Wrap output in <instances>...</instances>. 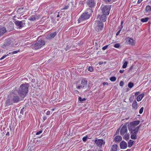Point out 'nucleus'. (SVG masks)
<instances>
[{"instance_id": "nucleus-8", "label": "nucleus", "mask_w": 151, "mask_h": 151, "mask_svg": "<svg viewBox=\"0 0 151 151\" xmlns=\"http://www.w3.org/2000/svg\"><path fill=\"white\" fill-rule=\"evenodd\" d=\"M14 23L15 25L18 28L21 29L24 26V25L25 24V21L24 20L21 21H16Z\"/></svg>"}, {"instance_id": "nucleus-3", "label": "nucleus", "mask_w": 151, "mask_h": 151, "mask_svg": "<svg viewBox=\"0 0 151 151\" xmlns=\"http://www.w3.org/2000/svg\"><path fill=\"white\" fill-rule=\"evenodd\" d=\"M90 17V14L88 12L83 13L78 19V21L79 22H81L83 21L86 20L88 19Z\"/></svg>"}, {"instance_id": "nucleus-1", "label": "nucleus", "mask_w": 151, "mask_h": 151, "mask_svg": "<svg viewBox=\"0 0 151 151\" xmlns=\"http://www.w3.org/2000/svg\"><path fill=\"white\" fill-rule=\"evenodd\" d=\"M29 85L28 83H24L22 84L19 87L18 91L19 95L22 98H24L28 92Z\"/></svg>"}, {"instance_id": "nucleus-32", "label": "nucleus", "mask_w": 151, "mask_h": 151, "mask_svg": "<svg viewBox=\"0 0 151 151\" xmlns=\"http://www.w3.org/2000/svg\"><path fill=\"white\" fill-rule=\"evenodd\" d=\"M128 86L129 88H132L134 86V84L130 82L128 83Z\"/></svg>"}, {"instance_id": "nucleus-37", "label": "nucleus", "mask_w": 151, "mask_h": 151, "mask_svg": "<svg viewBox=\"0 0 151 151\" xmlns=\"http://www.w3.org/2000/svg\"><path fill=\"white\" fill-rule=\"evenodd\" d=\"M144 110V107H142L140 110H139V113L140 114H141L142 113Z\"/></svg>"}, {"instance_id": "nucleus-34", "label": "nucleus", "mask_w": 151, "mask_h": 151, "mask_svg": "<svg viewBox=\"0 0 151 151\" xmlns=\"http://www.w3.org/2000/svg\"><path fill=\"white\" fill-rule=\"evenodd\" d=\"M69 7V4H68L67 5L65 6L64 7L61 9L62 10H66L68 9Z\"/></svg>"}, {"instance_id": "nucleus-35", "label": "nucleus", "mask_w": 151, "mask_h": 151, "mask_svg": "<svg viewBox=\"0 0 151 151\" xmlns=\"http://www.w3.org/2000/svg\"><path fill=\"white\" fill-rule=\"evenodd\" d=\"M116 78L115 77H112L110 78V80L112 82H114L116 80Z\"/></svg>"}, {"instance_id": "nucleus-47", "label": "nucleus", "mask_w": 151, "mask_h": 151, "mask_svg": "<svg viewBox=\"0 0 151 151\" xmlns=\"http://www.w3.org/2000/svg\"><path fill=\"white\" fill-rule=\"evenodd\" d=\"M108 83L107 82H104L103 83V86H104L105 85H108Z\"/></svg>"}, {"instance_id": "nucleus-31", "label": "nucleus", "mask_w": 151, "mask_h": 151, "mask_svg": "<svg viewBox=\"0 0 151 151\" xmlns=\"http://www.w3.org/2000/svg\"><path fill=\"white\" fill-rule=\"evenodd\" d=\"M127 64L128 62L127 61H125L122 65V68H126L127 67Z\"/></svg>"}, {"instance_id": "nucleus-33", "label": "nucleus", "mask_w": 151, "mask_h": 151, "mask_svg": "<svg viewBox=\"0 0 151 151\" xmlns=\"http://www.w3.org/2000/svg\"><path fill=\"white\" fill-rule=\"evenodd\" d=\"M86 99L85 98L82 99V98L81 97H79L78 98V100L80 102H82L83 101H85L86 100Z\"/></svg>"}, {"instance_id": "nucleus-40", "label": "nucleus", "mask_w": 151, "mask_h": 151, "mask_svg": "<svg viewBox=\"0 0 151 151\" xmlns=\"http://www.w3.org/2000/svg\"><path fill=\"white\" fill-rule=\"evenodd\" d=\"M19 50L14 51L12 52H9V54H10L11 53H12V54H16L18 52H19Z\"/></svg>"}, {"instance_id": "nucleus-56", "label": "nucleus", "mask_w": 151, "mask_h": 151, "mask_svg": "<svg viewBox=\"0 0 151 151\" xmlns=\"http://www.w3.org/2000/svg\"><path fill=\"white\" fill-rule=\"evenodd\" d=\"M131 98H132V97H130V98H129V100L130 101V102H131L132 101V100H131Z\"/></svg>"}, {"instance_id": "nucleus-46", "label": "nucleus", "mask_w": 151, "mask_h": 151, "mask_svg": "<svg viewBox=\"0 0 151 151\" xmlns=\"http://www.w3.org/2000/svg\"><path fill=\"white\" fill-rule=\"evenodd\" d=\"M119 85L121 86H122L124 85V82L122 81H121L120 82Z\"/></svg>"}, {"instance_id": "nucleus-22", "label": "nucleus", "mask_w": 151, "mask_h": 151, "mask_svg": "<svg viewBox=\"0 0 151 151\" xmlns=\"http://www.w3.org/2000/svg\"><path fill=\"white\" fill-rule=\"evenodd\" d=\"M104 14L102 15L100 17V20L102 22H105L106 19V17Z\"/></svg>"}, {"instance_id": "nucleus-61", "label": "nucleus", "mask_w": 151, "mask_h": 151, "mask_svg": "<svg viewBox=\"0 0 151 151\" xmlns=\"http://www.w3.org/2000/svg\"><path fill=\"white\" fill-rule=\"evenodd\" d=\"M123 23V22L122 21L121 22V25H122Z\"/></svg>"}, {"instance_id": "nucleus-44", "label": "nucleus", "mask_w": 151, "mask_h": 151, "mask_svg": "<svg viewBox=\"0 0 151 151\" xmlns=\"http://www.w3.org/2000/svg\"><path fill=\"white\" fill-rule=\"evenodd\" d=\"M24 108L23 107L21 110L20 113L23 114L24 112Z\"/></svg>"}, {"instance_id": "nucleus-10", "label": "nucleus", "mask_w": 151, "mask_h": 151, "mask_svg": "<svg viewBox=\"0 0 151 151\" xmlns=\"http://www.w3.org/2000/svg\"><path fill=\"white\" fill-rule=\"evenodd\" d=\"M96 145L99 147H101L103 143L104 144L105 142H104V140L102 139H96L94 141Z\"/></svg>"}, {"instance_id": "nucleus-9", "label": "nucleus", "mask_w": 151, "mask_h": 151, "mask_svg": "<svg viewBox=\"0 0 151 151\" xmlns=\"http://www.w3.org/2000/svg\"><path fill=\"white\" fill-rule=\"evenodd\" d=\"M139 128V126L137 127H136V129L134 130V131L131 132L132 134L131 136V138L132 139H136L137 134V133Z\"/></svg>"}, {"instance_id": "nucleus-38", "label": "nucleus", "mask_w": 151, "mask_h": 151, "mask_svg": "<svg viewBox=\"0 0 151 151\" xmlns=\"http://www.w3.org/2000/svg\"><path fill=\"white\" fill-rule=\"evenodd\" d=\"M9 54H7L6 55H5L2 57L0 59V60H2L5 58L7 56H8Z\"/></svg>"}, {"instance_id": "nucleus-26", "label": "nucleus", "mask_w": 151, "mask_h": 151, "mask_svg": "<svg viewBox=\"0 0 151 151\" xmlns=\"http://www.w3.org/2000/svg\"><path fill=\"white\" fill-rule=\"evenodd\" d=\"M133 144V141L131 140L129 141L128 142V147H130Z\"/></svg>"}, {"instance_id": "nucleus-20", "label": "nucleus", "mask_w": 151, "mask_h": 151, "mask_svg": "<svg viewBox=\"0 0 151 151\" xmlns=\"http://www.w3.org/2000/svg\"><path fill=\"white\" fill-rule=\"evenodd\" d=\"M132 106L134 109H136L137 108V103L136 101H134L133 102Z\"/></svg>"}, {"instance_id": "nucleus-29", "label": "nucleus", "mask_w": 151, "mask_h": 151, "mask_svg": "<svg viewBox=\"0 0 151 151\" xmlns=\"http://www.w3.org/2000/svg\"><path fill=\"white\" fill-rule=\"evenodd\" d=\"M129 138V134H126L123 137L124 139L126 140H128Z\"/></svg>"}, {"instance_id": "nucleus-60", "label": "nucleus", "mask_w": 151, "mask_h": 151, "mask_svg": "<svg viewBox=\"0 0 151 151\" xmlns=\"http://www.w3.org/2000/svg\"><path fill=\"white\" fill-rule=\"evenodd\" d=\"M88 10L89 11L91 12V10L90 9H88Z\"/></svg>"}, {"instance_id": "nucleus-7", "label": "nucleus", "mask_w": 151, "mask_h": 151, "mask_svg": "<svg viewBox=\"0 0 151 151\" xmlns=\"http://www.w3.org/2000/svg\"><path fill=\"white\" fill-rule=\"evenodd\" d=\"M126 42L129 45L134 46L135 43V41L132 38L129 37H127L125 39Z\"/></svg>"}, {"instance_id": "nucleus-43", "label": "nucleus", "mask_w": 151, "mask_h": 151, "mask_svg": "<svg viewBox=\"0 0 151 151\" xmlns=\"http://www.w3.org/2000/svg\"><path fill=\"white\" fill-rule=\"evenodd\" d=\"M42 130H40L38 132H37L36 134V135H38L40 134L42 132Z\"/></svg>"}, {"instance_id": "nucleus-14", "label": "nucleus", "mask_w": 151, "mask_h": 151, "mask_svg": "<svg viewBox=\"0 0 151 151\" xmlns=\"http://www.w3.org/2000/svg\"><path fill=\"white\" fill-rule=\"evenodd\" d=\"M87 86V82L86 80L84 79L82 80L81 83V88H86Z\"/></svg>"}, {"instance_id": "nucleus-36", "label": "nucleus", "mask_w": 151, "mask_h": 151, "mask_svg": "<svg viewBox=\"0 0 151 151\" xmlns=\"http://www.w3.org/2000/svg\"><path fill=\"white\" fill-rule=\"evenodd\" d=\"M120 46V45L119 43H116L114 45V47L116 48H119Z\"/></svg>"}, {"instance_id": "nucleus-63", "label": "nucleus", "mask_w": 151, "mask_h": 151, "mask_svg": "<svg viewBox=\"0 0 151 151\" xmlns=\"http://www.w3.org/2000/svg\"><path fill=\"white\" fill-rule=\"evenodd\" d=\"M117 131H118V132H119V129H117Z\"/></svg>"}, {"instance_id": "nucleus-59", "label": "nucleus", "mask_w": 151, "mask_h": 151, "mask_svg": "<svg viewBox=\"0 0 151 151\" xmlns=\"http://www.w3.org/2000/svg\"><path fill=\"white\" fill-rule=\"evenodd\" d=\"M57 17H60V15L58 14L57 16Z\"/></svg>"}, {"instance_id": "nucleus-42", "label": "nucleus", "mask_w": 151, "mask_h": 151, "mask_svg": "<svg viewBox=\"0 0 151 151\" xmlns=\"http://www.w3.org/2000/svg\"><path fill=\"white\" fill-rule=\"evenodd\" d=\"M123 27L122 26V28L121 29H120L116 33V36H117L120 33L121 30V29Z\"/></svg>"}, {"instance_id": "nucleus-55", "label": "nucleus", "mask_w": 151, "mask_h": 151, "mask_svg": "<svg viewBox=\"0 0 151 151\" xmlns=\"http://www.w3.org/2000/svg\"><path fill=\"white\" fill-rule=\"evenodd\" d=\"M131 98H132V97H130V98H129V100L130 101V102H131L132 101V100H131Z\"/></svg>"}, {"instance_id": "nucleus-27", "label": "nucleus", "mask_w": 151, "mask_h": 151, "mask_svg": "<svg viewBox=\"0 0 151 151\" xmlns=\"http://www.w3.org/2000/svg\"><path fill=\"white\" fill-rule=\"evenodd\" d=\"M149 19L148 17H145L144 18H142L141 19V22H147Z\"/></svg>"}, {"instance_id": "nucleus-39", "label": "nucleus", "mask_w": 151, "mask_h": 151, "mask_svg": "<svg viewBox=\"0 0 151 151\" xmlns=\"http://www.w3.org/2000/svg\"><path fill=\"white\" fill-rule=\"evenodd\" d=\"M88 71L90 72H92L93 70V69L92 67L90 66L88 68Z\"/></svg>"}, {"instance_id": "nucleus-30", "label": "nucleus", "mask_w": 151, "mask_h": 151, "mask_svg": "<svg viewBox=\"0 0 151 151\" xmlns=\"http://www.w3.org/2000/svg\"><path fill=\"white\" fill-rule=\"evenodd\" d=\"M104 1L106 4L112 3L114 1L113 0H104Z\"/></svg>"}, {"instance_id": "nucleus-5", "label": "nucleus", "mask_w": 151, "mask_h": 151, "mask_svg": "<svg viewBox=\"0 0 151 151\" xmlns=\"http://www.w3.org/2000/svg\"><path fill=\"white\" fill-rule=\"evenodd\" d=\"M19 96L18 95L14 94L12 96V100L13 103H17L19 101L22 100L24 98H22L20 95H19Z\"/></svg>"}, {"instance_id": "nucleus-13", "label": "nucleus", "mask_w": 151, "mask_h": 151, "mask_svg": "<svg viewBox=\"0 0 151 151\" xmlns=\"http://www.w3.org/2000/svg\"><path fill=\"white\" fill-rule=\"evenodd\" d=\"M135 127V125L133 124H131V122L128 126V129L131 132L134 131L136 129V127Z\"/></svg>"}, {"instance_id": "nucleus-17", "label": "nucleus", "mask_w": 151, "mask_h": 151, "mask_svg": "<svg viewBox=\"0 0 151 151\" xmlns=\"http://www.w3.org/2000/svg\"><path fill=\"white\" fill-rule=\"evenodd\" d=\"M56 35V32H55L53 33H51L50 34L48 35L46 38L48 39H50L52 38H54Z\"/></svg>"}, {"instance_id": "nucleus-11", "label": "nucleus", "mask_w": 151, "mask_h": 151, "mask_svg": "<svg viewBox=\"0 0 151 151\" xmlns=\"http://www.w3.org/2000/svg\"><path fill=\"white\" fill-rule=\"evenodd\" d=\"M127 124L124 125L122 127L120 130V134L122 135H123L127 132Z\"/></svg>"}, {"instance_id": "nucleus-41", "label": "nucleus", "mask_w": 151, "mask_h": 151, "mask_svg": "<svg viewBox=\"0 0 151 151\" xmlns=\"http://www.w3.org/2000/svg\"><path fill=\"white\" fill-rule=\"evenodd\" d=\"M87 136H86L84 137H83L82 139V140L83 141L85 142L86 141L87 139Z\"/></svg>"}, {"instance_id": "nucleus-53", "label": "nucleus", "mask_w": 151, "mask_h": 151, "mask_svg": "<svg viewBox=\"0 0 151 151\" xmlns=\"http://www.w3.org/2000/svg\"><path fill=\"white\" fill-rule=\"evenodd\" d=\"M139 93V92H137L135 93V96L138 95Z\"/></svg>"}, {"instance_id": "nucleus-48", "label": "nucleus", "mask_w": 151, "mask_h": 151, "mask_svg": "<svg viewBox=\"0 0 151 151\" xmlns=\"http://www.w3.org/2000/svg\"><path fill=\"white\" fill-rule=\"evenodd\" d=\"M124 71V70H119V72H120V73H123Z\"/></svg>"}, {"instance_id": "nucleus-19", "label": "nucleus", "mask_w": 151, "mask_h": 151, "mask_svg": "<svg viewBox=\"0 0 151 151\" xmlns=\"http://www.w3.org/2000/svg\"><path fill=\"white\" fill-rule=\"evenodd\" d=\"M144 96V94L143 93H142L141 94L139 95L137 97V101L138 102L142 100Z\"/></svg>"}, {"instance_id": "nucleus-15", "label": "nucleus", "mask_w": 151, "mask_h": 151, "mask_svg": "<svg viewBox=\"0 0 151 151\" xmlns=\"http://www.w3.org/2000/svg\"><path fill=\"white\" fill-rule=\"evenodd\" d=\"M13 103L12 98H11L9 97L5 103L6 106H8L11 105Z\"/></svg>"}, {"instance_id": "nucleus-2", "label": "nucleus", "mask_w": 151, "mask_h": 151, "mask_svg": "<svg viewBox=\"0 0 151 151\" xmlns=\"http://www.w3.org/2000/svg\"><path fill=\"white\" fill-rule=\"evenodd\" d=\"M45 44V42L43 40H40L37 42L31 45L32 47L35 49L37 50L43 46Z\"/></svg>"}, {"instance_id": "nucleus-28", "label": "nucleus", "mask_w": 151, "mask_h": 151, "mask_svg": "<svg viewBox=\"0 0 151 151\" xmlns=\"http://www.w3.org/2000/svg\"><path fill=\"white\" fill-rule=\"evenodd\" d=\"M139 121L138 120L135 121L133 122H131V124H133L135 126L138 125L139 124Z\"/></svg>"}, {"instance_id": "nucleus-21", "label": "nucleus", "mask_w": 151, "mask_h": 151, "mask_svg": "<svg viewBox=\"0 0 151 151\" xmlns=\"http://www.w3.org/2000/svg\"><path fill=\"white\" fill-rule=\"evenodd\" d=\"M122 139V137L120 136H116L114 138V140L116 142H119Z\"/></svg>"}, {"instance_id": "nucleus-51", "label": "nucleus", "mask_w": 151, "mask_h": 151, "mask_svg": "<svg viewBox=\"0 0 151 151\" xmlns=\"http://www.w3.org/2000/svg\"><path fill=\"white\" fill-rule=\"evenodd\" d=\"M47 119V117L46 116H43V119L44 121L46 120V119Z\"/></svg>"}, {"instance_id": "nucleus-4", "label": "nucleus", "mask_w": 151, "mask_h": 151, "mask_svg": "<svg viewBox=\"0 0 151 151\" xmlns=\"http://www.w3.org/2000/svg\"><path fill=\"white\" fill-rule=\"evenodd\" d=\"M96 22L94 25L96 26V31H99L102 30L104 26V24L101 22L96 21Z\"/></svg>"}, {"instance_id": "nucleus-18", "label": "nucleus", "mask_w": 151, "mask_h": 151, "mask_svg": "<svg viewBox=\"0 0 151 151\" xmlns=\"http://www.w3.org/2000/svg\"><path fill=\"white\" fill-rule=\"evenodd\" d=\"M6 32L5 28L3 27H0V35H1L4 34Z\"/></svg>"}, {"instance_id": "nucleus-62", "label": "nucleus", "mask_w": 151, "mask_h": 151, "mask_svg": "<svg viewBox=\"0 0 151 151\" xmlns=\"http://www.w3.org/2000/svg\"><path fill=\"white\" fill-rule=\"evenodd\" d=\"M9 44H5V45H9Z\"/></svg>"}, {"instance_id": "nucleus-23", "label": "nucleus", "mask_w": 151, "mask_h": 151, "mask_svg": "<svg viewBox=\"0 0 151 151\" xmlns=\"http://www.w3.org/2000/svg\"><path fill=\"white\" fill-rule=\"evenodd\" d=\"M117 145L116 144L113 145L111 148V151H117Z\"/></svg>"}, {"instance_id": "nucleus-64", "label": "nucleus", "mask_w": 151, "mask_h": 151, "mask_svg": "<svg viewBox=\"0 0 151 151\" xmlns=\"http://www.w3.org/2000/svg\"><path fill=\"white\" fill-rule=\"evenodd\" d=\"M52 111H53L54 110V109H52Z\"/></svg>"}, {"instance_id": "nucleus-50", "label": "nucleus", "mask_w": 151, "mask_h": 151, "mask_svg": "<svg viewBox=\"0 0 151 151\" xmlns=\"http://www.w3.org/2000/svg\"><path fill=\"white\" fill-rule=\"evenodd\" d=\"M46 114L47 115H49L50 114V111H47L46 113Z\"/></svg>"}, {"instance_id": "nucleus-49", "label": "nucleus", "mask_w": 151, "mask_h": 151, "mask_svg": "<svg viewBox=\"0 0 151 151\" xmlns=\"http://www.w3.org/2000/svg\"><path fill=\"white\" fill-rule=\"evenodd\" d=\"M129 117H128V118H126L125 119H122V121H124V120H127L129 119Z\"/></svg>"}, {"instance_id": "nucleus-52", "label": "nucleus", "mask_w": 151, "mask_h": 151, "mask_svg": "<svg viewBox=\"0 0 151 151\" xmlns=\"http://www.w3.org/2000/svg\"><path fill=\"white\" fill-rule=\"evenodd\" d=\"M143 0H138L137 1V3L138 4H140Z\"/></svg>"}, {"instance_id": "nucleus-6", "label": "nucleus", "mask_w": 151, "mask_h": 151, "mask_svg": "<svg viewBox=\"0 0 151 151\" xmlns=\"http://www.w3.org/2000/svg\"><path fill=\"white\" fill-rule=\"evenodd\" d=\"M111 6L106 5L102 8V13L104 15H108L109 13V11L111 9L110 7Z\"/></svg>"}, {"instance_id": "nucleus-25", "label": "nucleus", "mask_w": 151, "mask_h": 151, "mask_svg": "<svg viewBox=\"0 0 151 151\" xmlns=\"http://www.w3.org/2000/svg\"><path fill=\"white\" fill-rule=\"evenodd\" d=\"M151 10V7L150 6H146L145 8V11L146 13L150 12Z\"/></svg>"}, {"instance_id": "nucleus-45", "label": "nucleus", "mask_w": 151, "mask_h": 151, "mask_svg": "<svg viewBox=\"0 0 151 151\" xmlns=\"http://www.w3.org/2000/svg\"><path fill=\"white\" fill-rule=\"evenodd\" d=\"M108 47V45H106V46H104L102 48V49L103 50H105L106 49H107V48Z\"/></svg>"}, {"instance_id": "nucleus-24", "label": "nucleus", "mask_w": 151, "mask_h": 151, "mask_svg": "<svg viewBox=\"0 0 151 151\" xmlns=\"http://www.w3.org/2000/svg\"><path fill=\"white\" fill-rule=\"evenodd\" d=\"M29 19L30 21H34L36 19H38V18H37V17L36 16L33 15L30 17V18H29Z\"/></svg>"}, {"instance_id": "nucleus-12", "label": "nucleus", "mask_w": 151, "mask_h": 151, "mask_svg": "<svg viewBox=\"0 0 151 151\" xmlns=\"http://www.w3.org/2000/svg\"><path fill=\"white\" fill-rule=\"evenodd\" d=\"M87 4L88 6L92 7L94 6L95 2L94 0H88L87 2Z\"/></svg>"}, {"instance_id": "nucleus-54", "label": "nucleus", "mask_w": 151, "mask_h": 151, "mask_svg": "<svg viewBox=\"0 0 151 151\" xmlns=\"http://www.w3.org/2000/svg\"><path fill=\"white\" fill-rule=\"evenodd\" d=\"M77 88L78 89H80L81 88V85L79 86H78L77 87Z\"/></svg>"}, {"instance_id": "nucleus-57", "label": "nucleus", "mask_w": 151, "mask_h": 151, "mask_svg": "<svg viewBox=\"0 0 151 151\" xmlns=\"http://www.w3.org/2000/svg\"><path fill=\"white\" fill-rule=\"evenodd\" d=\"M103 63L102 62H99V65H101Z\"/></svg>"}, {"instance_id": "nucleus-58", "label": "nucleus", "mask_w": 151, "mask_h": 151, "mask_svg": "<svg viewBox=\"0 0 151 151\" xmlns=\"http://www.w3.org/2000/svg\"><path fill=\"white\" fill-rule=\"evenodd\" d=\"M6 135H9V132H7V133H6Z\"/></svg>"}, {"instance_id": "nucleus-16", "label": "nucleus", "mask_w": 151, "mask_h": 151, "mask_svg": "<svg viewBox=\"0 0 151 151\" xmlns=\"http://www.w3.org/2000/svg\"><path fill=\"white\" fill-rule=\"evenodd\" d=\"M120 146L121 149H125L127 147V143L124 141H122L120 143Z\"/></svg>"}]
</instances>
